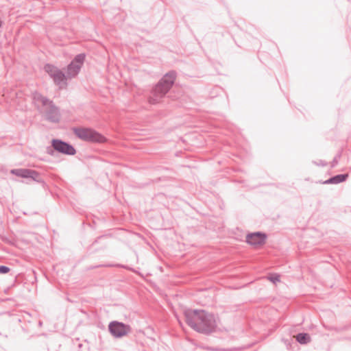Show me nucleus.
<instances>
[{
	"instance_id": "f257e3e1",
	"label": "nucleus",
	"mask_w": 351,
	"mask_h": 351,
	"mask_svg": "<svg viewBox=\"0 0 351 351\" xmlns=\"http://www.w3.org/2000/svg\"><path fill=\"white\" fill-rule=\"evenodd\" d=\"M186 317L188 324L199 332L209 333L216 327L215 317L204 311H189Z\"/></svg>"
},
{
	"instance_id": "f03ea898",
	"label": "nucleus",
	"mask_w": 351,
	"mask_h": 351,
	"mask_svg": "<svg viewBox=\"0 0 351 351\" xmlns=\"http://www.w3.org/2000/svg\"><path fill=\"white\" fill-rule=\"evenodd\" d=\"M176 79L174 73H167L156 85L153 90L152 96L150 98V101L153 104H156L166 95V93L171 88Z\"/></svg>"
},
{
	"instance_id": "7ed1b4c3",
	"label": "nucleus",
	"mask_w": 351,
	"mask_h": 351,
	"mask_svg": "<svg viewBox=\"0 0 351 351\" xmlns=\"http://www.w3.org/2000/svg\"><path fill=\"white\" fill-rule=\"evenodd\" d=\"M73 132L79 138L83 141L97 143H103L106 141L104 136L90 128H74Z\"/></svg>"
},
{
	"instance_id": "20e7f679",
	"label": "nucleus",
	"mask_w": 351,
	"mask_h": 351,
	"mask_svg": "<svg viewBox=\"0 0 351 351\" xmlns=\"http://www.w3.org/2000/svg\"><path fill=\"white\" fill-rule=\"evenodd\" d=\"M267 238L263 232H252L245 236V242L254 249H260L265 244Z\"/></svg>"
},
{
	"instance_id": "39448f33",
	"label": "nucleus",
	"mask_w": 351,
	"mask_h": 351,
	"mask_svg": "<svg viewBox=\"0 0 351 351\" xmlns=\"http://www.w3.org/2000/svg\"><path fill=\"white\" fill-rule=\"evenodd\" d=\"M109 330L113 336L121 337L130 332V327L121 322H112L109 324Z\"/></svg>"
},
{
	"instance_id": "423d86ee",
	"label": "nucleus",
	"mask_w": 351,
	"mask_h": 351,
	"mask_svg": "<svg viewBox=\"0 0 351 351\" xmlns=\"http://www.w3.org/2000/svg\"><path fill=\"white\" fill-rule=\"evenodd\" d=\"M45 113L46 117L51 121L58 122L60 119V112L58 108L51 101H47L45 103Z\"/></svg>"
},
{
	"instance_id": "0eeeda50",
	"label": "nucleus",
	"mask_w": 351,
	"mask_h": 351,
	"mask_svg": "<svg viewBox=\"0 0 351 351\" xmlns=\"http://www.w3.org/2000/svg\"><path fill=\"white\" fill-rule=\"evenodd\" d=\"M84 60V56L82 54L78 55L75 57L67 68L68 78L73 77L78 73Z\"/></svg>"
},
{
	"instance_id": "6e6552de",
	"label": "nucleus",
	"mask_w": 351,
	"mask_h": 351,
	"mask_svg": "<svg viewBox=\"0 0 351 351\" xmlns=\"http://www.w3.org/2000/svg\"><path fill=\"white\" fill-rule=\"evenodd\" d=\"M45 69L46 72H47L53 79L55 83L57 84L64 83L65 80L68 79L67 75L65 76L61 71L53 65L47 64L45 66Z\"/></svg>"
},
{
	"instance_id": "1a4fd4ad",
	"label": "nucleus",
	"mask_w": 351,
	"mask_h": 351,
	"mask_svg": "<svg viewBox=\"0 0 351 351\" xmlns=\"http://www.w3.org/2000/svg\"><path fill=\"white\" fill-rule=\"evenodd\" d=\"M53 148L59 152L73 155L75 153V149L70 145L58 140H53L52 142Z\"/></svg>"
},
{
	"instance_id": "9d476101",
	"label": "nucleus",
	"mask_w": 351,
	"mask_h": 351,
	"mask_svg": "<svg viewBox=\"0 0 351 351\" xmlns=\"http://www.w3.org/2000/svg\"><path fill=\"white\" fill-rule=\"evenodd\" d=\"M11 173L21 178H32L34 172L25 169H12Z\"/></svg>"
},
{
	"instance_id": "9b49d317",
	"label": "nucleus",
	"mask_w": 351,
	"mask_h": 351,
	"mask_svg": "<svg viewBox=\"0 0 351 351\" xmlns=\"http://www.w3.org/2000/svg\"><path fill=\"white\" fill-rule=\"evenodd\" d=\"M348 174H343V175H338L328 180H326L324 183L326 184H338L340 182H342L346 180L348 178Z\"/></svg>"
},
{
	"instance_id": "f8f14e48",
	"label": "nucleus",
	"mask_w": 351,
	"mask_h": 351,
	"mask_svg": "<svg viewBox=\"0 0 351 351\" xmlns=\"http://www.w3.org/2000/svg\"><path fill=\"white\" fill-rule=\"evenodd\" d=\"M294 337L299 343L302 344L307 343L311 341L310 336L306 333H300L296 336H294Z\"/></svg>"
},
{
	"instance_id": "ddd939ff",
	"label": "nucleus",
	"mask_w": 351,
	"mask_h": 351,
	"mask_svg": "<svg viewBox=\"0 0 351 351\" xmlns=\"http://www.w3.org/2000/svg\"><path fill=\"white\" fill-rule=\"evenodd\" d=\"M269 280L274 283H276L280 282V276L278 275H274L269 277Z\"/></svg>"
},
{
	"instance_id": "4468645a",
	"label": "nucleus",
	"mask_w": 351,
	"mask_h": 351,
	"mask_svg": "<svg viewBox=\"0 0 351 351\" xmlns=\"http://www.w3.org/2000/svg\"><path fill=\"white\" fill-rule=\"evenodd\" d=\"M10 271V268L5 266H0V274H7Z\"/></svg>"
}]
</instances>
